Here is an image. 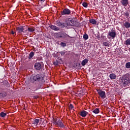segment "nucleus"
I'll return each instance as SVG.
<instances>
[{"label": "nucleus", "instance_id": "ddd939ff", "mask_svg": "<svg viewBox=\"0 0 130 130\" xmlns=\"http://www.w3.org/2000/svg\"><path fill=\"white\" fill-rule=\"evenodd\" d=\"M88 114L89 113L85 110H83L80 112V115L82 117H86Z\"/></svg>", "mask_w": 130, "mask_h": 130}, {"label": "nucleus", "instance_id": "bb28decb", "mask_svg": "<svg viewBox=\"0 0 130 130\" xmlns=\"http://www.w3.org/2000/svg\"><path fill=\"white\" fill-rule=\"evenodd\" d=\"M58 119H55V118H53V120H52L53 123L54 124H55V125H56V124L57 121H58Z\"/></svg>", "mask_w": 130, "mask_h": 130}, {"label": "nucleus", "instance_id": "5701e85b", "mask_svg": "<svg viewBox=\"0 0 130 130\" xmlns=\"http://www.w3.org/2000/svg\"><path fill=\"white\" fill-rule=\"evenodd\" d=\"M92 112H93V113H95V114H98V113L100 112V110L99 109V108H96L92 111Z\"/></svg>", "mask_w": 130, "mask_h": 130}, {"label": "nucleus", "instance_id": "7c9ffc66", "mask_svg": "<svg viewBox=\"0 0 130 130\" xmlns=\"http://www.w3.org/2000/svg\"><path fill=\"white\" fill-rule=\"evenodd\" d=\"M103 45L105 46H109V42H103Z\"/></svg>", "mask_w": 130, "mask_h": 130}, {"label": "nucleus", "instance_id": "f03ea898", "mask_svg": "<svg viewBox=\"0 0 130 130\" xmlns=\"http://www.w3.org/2000/svg\"><path fill=\"white\" fill-rule=\"evenodd\" d=\"M43 76L42 74H39L36 76H31L30 78V82L31 83H34V82H40V81H43Z\"/></svg>", "mask_w": 130, "mask_h": 130}, {"label": "nucleus", "instance_id": "1a4fd4ad", "mask_svg": "<svg viewBox=\"0 0 130 130\" xmlns=\"http://www.w3.org/2000/svg\"><path fill=\"white\" fill-rule=\"evenodd\" d=\"M35 69L37 70V71H40L41 69H42V65H41V63L40 62H36L35 64Z\"/></svg>", "mask_w": 130, "mask_h": 130}, {"label": "nucleus", "instance_id": "0eeeda50", "mask_svg": "<svg viewBox=\"0 0 130 130\" xmlns=\"http://www.w3.org/2000/svg\"><path fill=\"white\" fill-rule=\"evenodd\" d=\"M96 92L98 93L99 95H100V97L103 99L104 98H106V94L105 93V91H102L100 89H98Z\"/></svg>", "mask_w": 130, "mask_h": 130}, {"label": "nucleus", "instance_id": "72a5a7b5", "mask_svg": "<svg viewBox=\"0 0 130 130\" xmlns=\"http://www.w3.org/2000/svg\"><path fill=\"white\" fill-rule=\"evenodd\" d=\"M53 64L54 66H58V61L55 60L54 61Z\"/></svg>", "mask_w": 130, "mask_h": 130}, {"label": "nucleus", "instance_id": "ea45409f", "mask_svg": "<svg viewBox=\"0 0 130 130\" xmlns=\"http://www.w3.org/2000/svg\"><path fill=\"white\" fill-rule=\"evenodd\" d=\"M6 96H7V93H5V94H4V97H6Z\"/></svg>", "mask_w": 130, "mask_h": 130}, {"label": "nucleus", "instance_id": "9b49d317", "mask_svg": "<svg viewBox=\"0 0 130 130\" xmlns=\"http://www.w3.org/2000/svg\"><path fill=\"white\" fill-rule=\"evenodd\" d=\"M61 15H70L71 14V11L70 9L66 8L63 9L62 11H61Z\"/></svg>", "mask_w": 130, "mask_h": 130}, {"label": "nucleus", "instance_id": "a878e982", "mask_svg": "<svg viewBox=\"0 0 130 130\" xmlns=\"http://www.w3.org/2000/svg\"><path fill=\"white\" fill-rule=\"evenodd\" d=\"M125 45H130V38L127 39L125 41Z\"/></svg>", "mask_w": 130, "mask_h": 130}, {"label": "nucleus", "instance_id": "20e7f679", "mask_svg": "<svg viewBox=\"0 0 130 130\" xmlns=\"http://www.w3.org/2000/svg\"><path fill=\"white\" fill-rule=\"evenodd\" d=\"M24 26H19L16 27V31L18 35H22L24 33Z\"/></svg>", "mask_w": 130, "mask_h": 130}, {"label": "nucleus", "instance_id": "473e14b6", "mask_svg": "<svg viewBox=\"0 0 130 130\" xmlns=\"http://www.w3.org/2000/svg\"><path fill=\"white\" fill-rule=\"evenodd\" d=\"M5 86L7 87V88H9L10 87V83L8 81L5 82Z\"/></svg>", "mask_w": 130, "mask_h": 130}, {"label": "nucleus", "instance_id": "2eb2a0df", "mask_svg": "<svg viewBox=\"0 0 130 130\" xmlns=\"http://www.w3.org/2000/svg\"><path fill=\"white\" fill-rule=\"evenodd\" d=\"M121 3L124 7H126L128 5V0H121Z\"/></svg>", "mask_w": 130, "mask_h": 130}, {"label": "nucleus", "instance_id": "f8f14e48", "mask_svg": "<svg viewBox=\"0 0 130 130\" xmlns=\"http://www.w3.org/2000/svg\"><path fill=\"white\" fill-rule=\"evenodd\" d=\"M49 27L52 30H54V31H59V29H60L59 27L52 24L50 25Z\"/></svg>", "mask_w": 130, "mask_h": 130}, {"label": "nucleus", "instance_id": "aec40b11", "mask_svg": "<svg viewBox=\"0 0 130 130\" xmlns=\"http://www.w3.org/2000/svg\"><path fill=\"white\" fill-rule=\"evenodd\" d=\"M89 22L91 24H92L93 25H96V24H97V21L94 19H90Z\"/></svg>", "mask_w": 130, "mask_h": 130}, {"label": "nucleus", "instance_id": "c9c22d12", "mask_svg": "<svg viewBox=\"0 0 130 130\" xmlns=\"http://www.w3.org/2000/svg\"><path fill=\"white\" fill-rule=\"evenodd\" d=\"M42 121H43V119L40 118V119H39L40 124H41V122H42Z\"/></svg>", "mask_w": 130, "mask_h": 130}, {"label": "nucleus", "instance_id": "2f4dec72", "mask_svg": "<svg viewBox=\"0 0 130 130\" xmlns=\"http://www.w3.org/2000/svg\"><path fill=\"white\" fill-rule=\"evenodd\" d=\"M60 46L62 47H66V46H67V43H64V42H61Z\"/></svg>", "mask_w": 130, "mask_h": 130}, {"label": "nucleus", "instance_id": "cd10ccee", "mask_svg": "<svg viewBox=\"0 0 130 130\" xmlns=\"http://www.w3.org/2000/svg\"><path fill=\"white\" fill-rule=\"evenodd\" d=\"M83 38L85 40H87V39L89 38V36L87 34H85L83 35Z\"/></svg>", "mask_w": 130, "mask_h": 130}, {"label": "nucleus", "instance_id": "e433bc0d", "mask_svg": "<svg viewBox=\"0 0 130 130\" xmlns=\"http://www.w3.org/2000/svg\"><path fill=\"white\" fill-rule=\"evenodd\" d=\"M46 5H44V6H42L41 7L39 8V10H41L42 9H43V8H44V7H45Z\"/></svg>", "mask_w": 130, "mask_h": 130}, {"label": "nucleus", "instance_id": "a19ab883", "mask_svg": "<svg viewBox=\"0 0 130 130\" xmlns=\"http://www.w3.org/2000/svg\"><path fill=\"white\" fill-rule=\"evenodd\" d=\"M34 98H35V99H37V98H38V97H37V96H34Z\"/></svg>", "mask_w": 130, "mask_h": 130}, {"label": "nucleus", "instance_id": "6e6552de", "mask_svg": "<svg viewBox=\"0 0 130 130\" xmlns=\"http://www.w3.org/2000/svg\"><path fill=\"white\" fill-rule=\"evenodd\" d=\"M67 26H75V20L73 18H69L67 21Z\"/></svg>", "mask_w": 130, "mask_h": 130}, {"label": "nucleus", "instance_id": "39448f33", "mask_svg": "<svg viewBox=\"0 0 130 130\" xmlns=\"http://www.w3.org/2000/svg\"><path fill=\"white\" fill-rule=\"evenodd\" d=\"M55 36L56 38H65V37H68V35L66 33L62 32H57L55 34Z\"/></svg>", "mask_w": 130, "mask_h": 130}, {"label": "nucleus", "instance_id": "c85d7f7f", "mask_svg": "<svg viewBox=\"0 0 130 130\" xmlns=\"http://www.w3.org/2000/svg\"><path fill=\"white\" fill-rule=\"evenodd\" d=\"M125 68L126 69H130V62H128L125 64Z\"/></svg>", "mask_w": 130, "mask_h": 130}, {"label": "nucleus", "instance_id": "f3484780", "mask_svg": "<svg viewBox=\"0 0 130 130\" xmlns=\"http://www.w3.org/2000/svg\"><path fill=\"white\" fill-rule=\"evenodd\" d=\"M109 77L111 80H115L116 79V75H115L114 73H112L110 74Z\"/></svg>", "mask_w": 130, "mask_h": 130}, {"label": "nucleus", "instance_id": "b1692460", "mask_svg": "<svg viewBox=\"0 0 130 130\" xmlns=\"http://www.w3.org/2000/svg\"><path fill=\"white\" fill-rule=\"evenodd\" d=\"M6 116H7V113H5L4 112H1L0 113V116L1 117H5Z\"/></svg>", "mask_w": 130, "mask_h": 130}, {"label": "nucleus", "instance_id": "f704fd0d", "mask_svg": "<svg viewBox=\"0 0 130 130\" xmlns=\"http://www.w3.org/2000/svg\"><path fill=\"white\" fill-rule=\"evenodd\" d=\"M70 109H73L74 108V105L73 104H71L69 106Z\"/></svg>", "mask_w": 130, "mask_h": 130}, {"label": "nucleus", "instance_id": "58836bf2", "mask_svg": "<svg viewBox=\"0 0 130 130\" xmlns=\"http://www.w3.org/2000/svg\"><path fill=\"white\" fill-rule=\"evenodd\" d=\"M41 3H44L46 0H39Z\"/></svg>", "mask_w": 130, "mask_h": 130}, {"label": "nucleus", "instance_id": "dca6fc26", "mask_svg": "<svg viewBox=\"0 0 130 130\" xmlns=\"http://www.w3.org/2000/svg\"><path fill=\"white\" fill-rule=\"evenodd\" d=\"M31 123L34 124L36 126H37V125H38V123H39V119H35L31 122Z\"/></svg>", "mask_w": 130, "mask_h": 130}, {"label": "nucleus", "instance_id": "7ed1b4c3", "mask_svg": "<svg viewBox=\"0 0 130 130\" xmlns=\"http://www.w3.org/2000/svg\"><path fill=\"white\" fill-rule=\"evenodd\" d=\"M116 36H117L116 31L112 29L111 31L108 32L107 37L109 40H112V39H114Z\"/></svg>", "mask_w": 130, "mask_h": 130}, {"label": "nucleus", "instance_id": "4c0bfd02", "mask_svg": "<svg viewBox=\"0 0 130 130\" xmlns=\"http://www.w3.org/2000/svg\"><path fill=\"white\" fill-rule=\"evenodd\" d=\"M11 34H12V35H14V34H15V31L14 30H12L11 32Z\"/></svg>", "mask_w": 130, "mask_h": 130}, {"label": "nucleus", "instance_id": "f257e3e1", "mask_svg": "<svg viewBox=\"0 0 130 130\" xmlns=\"http://www.w3.org/2000/svg\"><path fill=\"white\" fill-rule=\"evenodd\" d=\"M120 82L123 86H127L130 83V75L127 73L125 75H123L120 77Z\"/></svg>", "mask_w": 130, "mask_h": 130}, {"label": "nucleus", "instance_id": "a211bd4d", "mask_svg": "<svg viewBox=\"0 0 130 130\" xmlns=\"http://www.w3.org/2000/svg\"><path fill=\"white\" fill-rule=\"evenodd\" d=\"M89 61V60L87 58L84 59L83 60H82L81 62V64L83 67L84 66H86V63H87Z\"/></svg>", "mask_w": 130, "mask_h": 130}, {"label": "nucleus", "instance_id": "423d86ee", "mask_svg": "<svg viewBox=\"0 0 130 130\" xmlns=\"http://www.w3.org/2000/svg\"><path fill=\"white\" fill-rule=\"evenodd\" d=\"M56 26L58 27H60L61 28H64L68 27V23H62L59 20H57L56 22Z\"/></svg>", "mask_w": 130, "mask_h": 130}, {"label": "nucleus", "instance_id": "412c9836", "mask_svg": "<svg viewBox=\"0 0 130 130\" xmlns=\"http://www.w3.org/2000/svg\"><path fill=\"white\" fill-rule=\"evenodd\" d=\"M60 53L62 56H63V55H68V54H69V53H68V52L64 50L60 52Z\"/></svg>", "mask_w": 130, "mask_h": 130}, {"label": "nucleus", "instance_id": "c756f323", "mask_svg": "<svg viewBox=\"0 0 130 130\" xmlns=\"http://www.w3.org/2000/svg\"><path fill=\"white\" fill-rule=\"evenodd\" d=\"M82 6L84 7V8H87L88 7V3L86 2H83L82 3Z\"/></svg>", "mask_w": 130, "mask_h": 130}, {"label": "nucleus", "instance_id": "4468645a", "mask_svg": "<svg viewBox=\"0 0 130 130\" xmlns=\"http://www.w3.org/2000/svg\"><path fill=\"white\" fill-rule=\"evenodd\" d=\"M35 54V53H34V52L33 51L30 52L28 57V60L29 61L32 60V59H33V56H34Z\"/></svg>", "mask_w": 130, "mask_h": 130}, {"label": "nucleus", "instance_id": "9d476101", "mask_svg": "<svg viewBox=\"0 0 130 130\" xmlns=\"http://www.w3.org/2000/svg\"><path fill=\"white\" fill-rule=\"evenodd\" d=\"M56 125H58V126H59V127H61L62 128H63V127H66V126L63 124V123H62V121L59 119L58 120Z\"/></svg>", "mask_w": 130, "mask_h": 130}, {"label": "nucleus", "instance_id": "4be33fe9", "mask_svg": "<svg viewBox=\"0 0 130 130\" xmlns=\"http://www.w3.org/2000/svg\"><path fill=\"white\" fill-rule=\"evenodd\" d=\"M124 27H125L126 28H130V23L129 22H125L124 23Z\"/></svg>", "mask_w": 130, "mask_h": 130}, {"label": "nucleus", "instance_id": "79ce46f5", "mask_svg": "<svg viewBox=\"0 0 130 130\" xmlns=\"http://www.w3.org/2000/svg\"><path fill=\"white\" fill-rule=\"evenodd\" d=\"M97 37H98V38H99V37H100L99 36H98Z\"/></svg>", "mask_w": 130, "mask_h": 130}, {"label": "nucleus", "instance_id": "6ab92c4d", "mask_svg": "<svg viewBox=\"0 0 130 130\" xmlns=\"http://www.w3.org/2000/svg\"><path fill=\"white\" fill-rule=\"evenodd\" d=\"M34 32L35 31V28L34 27H28L27 29L25 30V32Z\"/></svg>", "mask_w": 130, "mask_h": 130}, {"label": "nucleus", "instance_id": "393cba45", "mask_svg": "<svg viewBox=\"0 0 130 130\" xmlns=\"http://www.w3.org/2000/svg\"><path fill=\"white\" fill-rule=\"evenodd\" d=\"M124 16L126 17V18H128L129 17V12L128 11H126L124 13Z\"/></svg>", "mask_w": 130, "mask_h": 130}]
</instances>
